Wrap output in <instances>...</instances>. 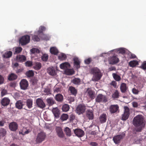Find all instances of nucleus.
Returning a JSON list of instances; mask_svg holds the SVG:
<instances>
[{
  "label": "nucleus",
  "instance_id": "obj_13",
  "mask_svg": "<svg viewBox=\"0 0 146 146\" xmlns=\"http://www.w3.org/2000/svg\"><path fill=\"white\" fill-rule=\"evenodd\" d=\"M123 137L121 135H118L114 136L113 138V140L116 144H117L120 143L121 140L123 139Z\"/></svg>",
  "mask_w": 146,
  "mask_h": 146
},
{
  "label": "nucleus",
  "instance_id": "obj_36",
  "mask_svg": "<svg viewBox=\"0 0 146 146\" xmlns=\"http://www.w3.org/2000/svg\"><path fill=\"white\" fill-rule=\"evenodd\" d=\"M119 92L118 90H116L115 92L112 95V98L115 99L118 98L119 96Z\"/></svg>",
  "mask_w": 146,
  "mask_h": 146
},
{
  "label": "nucleus",
  "instance_id": "obj_20",
  "mask_svg": "<svg viewBox=\"0 0 146 146\" xmlns=\"http://www.w3.org/2000/svg\"><path fill=\"white\" fill-rule=\"evenodd\" d=\"M86 92L89 97L92 99H93L95 98L94 92L91 89L88 88L86 90Z\"/></svg>",
  "mask_w": 146,
  "mask_h": 146
},
{
  "label": "nucleus",
  "instance_id": "obj_54",
  "mask_svg": "<svg viewBox=\"0 0 146 146\" xmlns=\"http://www.w3.org/2000/svg\"><path fill=\"white\" fill-rule=\"evenodd\" d=\"M75 119V116L74 114H72L70 115L69 119L70 122H73Z\"/></svg>",
  "mask_w": 146,
  "mask_h": 146
},
{
  "label": "nucleus",
  "instance_id": "obj_25",
  "mask_svg": "<svg viewBox=\"0 0 146 146\" xmlns=\"http://www.w3.org/2000/svg\"><path fill=\"white\" fill-rule=\"evenodd\" d=\"M52 112L55 117L58 118L60 114L59 111L57 108H54L52 109Z\"/></svg>",
  "mask_w": 146,
  "mask_h": 146
},
{
  "label": "nucleus",
  "instance_id": "obj_1",
  "mask_svg": "<svg viewBox=\"0 0 146 146\" xmlns=\"http://www.w3.org/2000/svg\"><path fill=\"white\" fill-rule=\"evenodd\" d=\"M133 123L136 131L141 132L145 125L143 116L141 115H137L133 118Z\"/></svg>",
  "mask_w": 146,
  "mask_h": 146
},
{
  "label": "nucleus",
  "instance_id": "obj_8",
  "mask_svg": "<svg viewBox=\"0 0 146 146\" xmlns=\"http://www.w3.org/2000/svg\"><path fill=\"white\" fill-rule=\"evenodd\" d=\"M28 82L25 79L22 80L20 83L21 88L22 90H25L27 89L28 86Z\"/></svg>",
  "mask_w": 146,
  "mask_h": 146
},
{
  "label": "nucleus",
  "instance_id": "obj_49",
  "mask_svg": "<svg viewBox=\"0 0 146 146\" xmlns=\"http://www.w3.org/2000/svg\"><path fill=\"white\" fill-rule=\"evenodd\" d=\"M50 37L48 35L43 34L42 36V39L44 40H49Z\"/></svg>",
  "mask_w": 146,
  "mask_h": 146
},
{
  "label": "nucleus",
  "instance_id": "obj_41",
  "mask_svg": "<svg viewBox=\"0 0 146 146\" xmlns=\"http://www.w3.org/2000/svg\"><path fill=\"white\" fill-rule=\"evenodd\" d=\"M68 118V115L66 114H63L60 117V119L63 121L66 120Z\"/></svg>",
  "mask_w": 146,
  "mask_h": 146
},
{
  "label": "nucleus",
  "instance_id": "obj_27",
  "mask_svg": "<svg viewBox=\"0 0 146 146\" xmlns=\"http://www.w3.org/2000/svg\"><path fill=\"white\" fill-rule=\"evenodd\" d=\"M55 99L57 101L61 102L63 100V96L61 94H58L56 95Z\"/></svg>",
  "mask_w": 146,
  "mask_h": 146
},
{
  "label": "nucleus",
  "instance_id": "obj_40",
  "mask_svg": "<svg viewBox=\"0 0 146 146\" xmlns=\"http://www.w3.org/2000/svg\"><path fill=\"white\" fill-rule=\"evenodd\" d=\"M69 105L67 104H65L62 106V109L63 111L67 112L69 110Z\"/></svg>",
  "mask_w": 146,
  "mask_h": 146
},
{
  "label": "nucleus",
  "instance_id": "obj_31",
  "mask_svg": "<svg viewBox=\"0 0 146 146\" xmlns=\"http://www.w3.org/2000/svg\"><path fill=\"white\" fill-rule=\"evenodd\" d=\"M42 67V65L41 63L38 62H35L34 66H33L34 69L36 70H40Z\"/></svg>",
  "mask_w": 146,
  "mask_h": 146
},
{
  "label": "nucleus",
  "instance_id": "obj_7",
  "mask_svg": "<svg viewBox=\"0 0 146 146\" xmlns=\"http://www.w3.org/2000/svg\"><path fill=\"white\" fill-rule=\"evenodd\" d=\"M125 111L124 113L122 115L121 119L125 121L127 119L129 116V108L127 106L124 107Z\"/></svg>",
  "mask_w": 146,
  "mask_h": 146
},
{
  "label": "nucleus",
  "instance_id": "obj_22",
  "mask_svg": "<svg viewBox=\"0 0 146 146\" xmlns=\"http://www.w3.org/2000/svg\"><path fill=\"white\" fill-rule=\"evenodd\" d=\"M99 120L101 123H105L107 120V116L105 113H103L100 116Z\"/></svg>",
  "mask_w": 146,
  "mask_h": 146
},
{
  "label": "nucleus",
  "instance_id": "obj_14",
  "mask_svg": "<svg viewBox=\"0 0 146 146\" xmlns=\"http://www.w3.org/2000/svg\"><path fill=\"white\" fill-rule=\"evenodd\" d=\"M119 107L117 105H111L110 107L109 111L111 113L116 112L119 110Z\"/></svg>",
  "mask_w": 146,
  "mask_h": 146
},
{
  "label": "nucleus",
  "instance_id": "obj_51",
  "mask_svg": "<svg viewBox=\"0 0 146 146\" xmlns=\"http://www.w3.org/2000/svg\"><path fill=\"white\" fill-rule=\"evenodd\" d=\"M7 94V90L5 89H3L2 90L1 93V96L3 97Z\"/></svg>",
  "mask_w": 146,
  "mask_h": 146
},
{
  "label": "nucleus",
  "instance_id": "obj_63",
  "mask_svg": "<svg viewBox=\"0 0 146 146\" xmlns=\"http://www.w3.org/2000/svg\"><path fill=\"white\" fill-rule=\"evenodd\" d=\"M37 80L35 78H33L32 80V84L33 85H35L36 84L37 82Z\"/></svg>",
  "mask_w": 146,
  "mask_h": 146
},
{
  "label": "nucleus",
  "instance_id": "obj_43",
  "mask_svg": "<svg viewBox=\"0 0 146 146\" xmlns=\"http://www.w3.org/2000/svg\"><path fill=\"white\" fill-rule=\"evenodd\" d=\"M58 58L61 60H64L66 58V56L64 53L60 54L58 56Z\"/></svg>",
  "mask_w": 146,
  "mask_h": 146
},
{
  "label": "nucleus",
  "instance_id": "obj_3",
  "mask_svg": "<svg viewBox=\"0 0 146 146\" xmlns=\"http://www.w3.org/2000/svg\"><path fill=\"white\" fill-rule=\"evenodd\" d=\"M30 40V36L28 35H25L22 36L19 39V43L21 45H25L29 42Z\"/></svg>",
  "mask_w": 146,
  "mask_h": 146
},
{
  "label": "nucleus",
  "instance_id": "obj_46",
  "mask_svg": "<svg viewBox=\"0 0 146 146\" xmlns=\"http://www.w3.org/2000/svg\"><path fill=\"white\" fill-rule=\"evenodd\" d=\"M22 48L21 47H18L16 48L15 50L14 54L20 53L22 50Z\"/></svg>",
  "mask_w": 146,
  "mask_h": 146
},
{
  "label": "nucleus",
  "instance_id": "obj_4",
  "mask_svg": "<svg viewBox=\"0 0 146 146\" xmlns=\"http://www.w3.org/2000/svg\"><path fill=\"white\" fill-rule=\"evenodd\" d=\"M86 109V107L84 105L80 104L77 107L76 111L78 114L80 115L84 113Z\"/></svg>",
  "mask_w": 146,
  "mask_h": 146
},
{
  "label": "nucleus",
  "instance_id": "obj_56",
  "mask_svg": "<svg viewBox=\"0 0 146 146\" xmlns=\"http://www.w3.org/2000/svg\"><path fill=\"white\" fill-rule=\"evenodd\" d=\"M39 29L40 30H39L38 31L39 33H42V31L45 30L46 28L44 27L43 26H41L39 28Z\"/></svg>",
  "mask_w": 146,
  "mask_h": 146
},
{
  "label": "nucleus",
  "instance_id": "obj_15",
  "mask_svg": "<svg viewBox=\"0 0 146 146\" xmlns=\"http://www.w3.org/2000/svg\"><path fill=\"white\" fill-rule=\"evenodd\" d=\"M48 73L52 76H54L56 74V71L54 67H50L48 68Z\"/></svg>",
  "mask_w": 146,
  "mask_h": 146
},
{
  "label": "nucleus",
  "instance_id": "obj_39",
  "mask_svg": "<svg viewBox=\"0 0 146 146\" xmlns=\"http://www.w3.org/2000/svg\"><path fill=\"white\" fill-rule=\"evenodd\" d=\"M138 63L137 61L133 60L129 62V65L130 66L133 67L137 65Z\"/></svg>",
  "mask_w": 146,
  "mask_h": 146
},
{
  "label": "nucleus",
  "instance_id": "obj_16",
  "mask_svg": "<svg viewBox=\"0 0 146 146\" xmlns=\"http://www.w3.org/2000/svg\"><path fill=\"white\" fill-rule=\"evenodd\" d=\"M86 115L89 119H93L94 115L92 110L89 109L87 110L86 111Z\"/></svg>",
  "mask_w": 146,
  "mask_h": 146
},
{
  "label": "nucleus",
  "instance_id": "obj_11",
  "mask_svg": "<svg viewBox=\"0 0 146 146\" xmlns=\"http://www.w3.org/2000/svg\"><path fill=\"white\" fill-rule=\"evenodd\" d=\"M36 103L38 107L41 108H44L46 105L43 101L41 99L38 98L36 100Z\"/></svg>",
  "mask_w": 146,
  "mask_h": 146
},
{
  "label": "nucleus",
  "instance_id": "obj_5",
  "mask_svg": "<svg viewBox=\"0 0 146 146\" xmlns=\"http://www.w3.org/2000/svg\"><path fill=\"white\" fill-rule=\"evenodd\" d=\"M46 136L45 133L43 132H41L38 133L36 139V143H40L44 141L46 138Z\"/></svg>",
  "mask_w": 146,
  "mask_h": 146
},
{
  "label": "nucleus",
  "instance_id": "obj_10",
  "mask_svg": "<svg viewBox=\"0 0 146 146\" xmlns=\"http://www.w3.org/2000/svg\"><path fill=\"white\" fill-rule=\"evenodd\" d=\"M18 125L17 123L13 122L10 123L9 125V128L12 131H15L18 129Z\"/></svg>",
  "mask_w": 146,
  "mask_h": 146
},
{
  "label": "nucleus",
  "instance_id": "obj_18",
  "mask_svg": "<svg viewBox=\"0 0 146 146\" xmlns=\"http://www.w3.org/2000/svg\"><path fill=\"white\" fill-rule=\"evenodd\" d=\"M143 86H136L137 89L135 88H133L132 89V93L135 95H137L139 94V92L141 91V89L143 88Z\"/></svg>",
  "mask_w": 146,
  "mask_h": 146
},
{
  "label": "nucleus",
  "instance_id": "obj_9",
  "mask_svg": "<svg viewBox=\"0 0 146 146\" xmlns=\"http://www.w3.org/2000/svg\"><path fill=\"white\" fill-rule=\"evenodd\" d=\"M108 60L110 64H117L119 62V59L115 55L110 57Z\"/></svg>",
  "mask_w": 146,
  "mask_h": 146
},
{
  "label": "nucleus",
  "instance_id": "obj_21",
  "mask_svg": "<svg viewBox=\"0 0 146 146\" xmlns=\"http://www.w3.org/2000/svg\"><path fill=\"white\" fill-rule=\"evenodd\" d=\"M17 60L18 62H23L25 61L26 58L25 56L23 55H19L16 57Z\"/></svg>",
  "mask_w": 146,
  "mask_h": 146
},
{
  "label": "nucleus",
  "instance_id": "obj_61",
  "mask_svg": "<svg viewBox=\"0 0 146 146\" xmlns=\"http://www.w3.org/2000/svg\"><path fill=\"white\" fill-rule=\"evenodd\" d=\"M4 81V78L2 76L0 75V84H3Z\"/></svg>",
  "mask_w": 146,
  "mask_h": 146
},
{
  "label": "nucleus",
  "instance_id": "obj_24",
  "mask_svg": "<svg viewBox=\"0 0 146 146\" xmlns=\"http://www.w3.org/2000/svg\"><path fill=\"white\" fill-rule=\"evenodd\" d=\"M15 107L19 109H21L22 108L23 102L21 100L17 101L15 104Z\"/></svg>",
  "mask_w": 146,
  "mask_h": 146
},
{
  "label": "nucleus",
  "instance_id": "obj_28",
  "mask_svg": "<svg viewBox=\"0 0 146 146\" xmlns=\"http://www.w3.org/2000/svg\"><path fill=\"white\" fill-rule=\"evenodd\" d=\"M69 90L72 95L74 96L76 95L77 93V90L74 87L72 86H70L69 88Z\"/></svg>",
  "mask_w": 146,
  "mask_h": 146
},
{
  "label": "nucleus",
  "instance_id": "obj_55",
  "mask_svg": "<svg viewBox=\"0 0 146 146\" xmlns=\"http://www.w3.org/2000/svg\"><path fill=\"white\" fill-rule=\"evenodd\" d=\"M140 68L142 69L145 70L146 69V62H144L140 66Z\"/></svg>",
  "mask_w": 146,
  "mask_h": 146
},
{
  "label": "nucleus",
  "instance_id": "obj_29",
  "mask_svg": "<svg viewBox=\"0 0 146 146\" xmlns=\"http://www.w3.org/2000/svg\"><path fill=\"white\" fill-rule=\"evenodd\" d=\"M17 77L16 75L13 73H11L8 76V79L9 81L13 80H16Z\"/></svg>",
  "mask_w": 146,
  "mask_h": 146
},
{
  "label": "nucleus",
  "instance_id": "obj_17",
  "mask_svg": "<svg viewBox=\"0 0 146 146\" xmlns=\"http://www.w3.org/2000/svg\"><path fill=\"white\" fill-rule=\"evenodd\" d=\"M56 130L58 136L60 138H63L64 136V134L61 128L60 127H56Z\"/></svg>",
  "mask_w": 146,
  "mask_h": 146
},
{
  "label": "nucleus",
  "instance_id": "obj_42",
  "mask_svg": "<svg viewBox=\"0 0 146 146\" xmlns=\"http://www.w3.org/2000/svg\"><path fill=\"white\" fill-rule=\"evenodd\" d=\"M7 131L6 130L3 128H1L0 129V135L2 137L4 136L6 134Z\"/></svg>",
  "mask_w": 146,
  "mask_h": 146
},
{
  "label": "nucleus",
  "instance_id": "obj_48",
  "mask_svg": "<svg viewBox=\"0 0 146 146\" xmlns=\"http://www.w3.org/2000/svg\"><path fill=\"white\" fill-rule=\"evenodd\" d=\"M48 58V55L47 54H44L42 57V60L44 61H47Z\"/></svg>",
  "mask_w": 146,
  "mask_h": 146
},
{
  "label": "nucleus",
  "instance_id": "obj_32",
  "mask_svg": "<svg viewBox=\"0 0 146 146\" xmlns=\"http://www.w3.org/2000/svg\"><path fill=\"white\" fill-rule=\"evenodd\" d=\"M27 106L28 108L30 109L33 107V100L31 99L27 100L26 101Z\"/></svg>",
  "mask_w": 146,
  "mask_h": 146
},
{
  "label": "nucleus",
  "instance_id": "obj_53",
  "mask_svg": "<svg viewBox=\"0 0 146 146\" xmlns=\"http://www.w3.org/2000/svg\"><path fill=\"white\" fill-rule=\"evenodd\" d=\"M32 39L33 40L35 41H38L40 39L37 35H34L33 36Z\"/></svg>",
  "mask_w": 146,
  "mask_h": 146
},
{
  "label": "nucleus",
  "instance_id": "obj_37",
  "mask_svg": "<svg viewBox=\"0 0 146 146\" xmlns=\"http://www.w3.org/2000/svg\"><path fill=\"white\" fill-rule=\"evenodd\" d=\"M65 73L68 75H72L74 73L73 70L71 69H67L65 71Z\"/></svg>",
  "mask_w": 146,
  "mask_h": 146
},
{
  "label": "nucleus",
  "instance_id": "obj_33",
  "mask_svg": "<svg viewBox=\"0 0 146 146\" xmlns=\"http://www.w3.org/2000/svg\"><path fill=\"white\" fill-rule=\"evenodd\" d=\"M71 82L75 84L79 85L80 83L81 80L80 78H75Z\"/></svg>",
  "mask_w": 146,
  "mask_h": 146
},
{
  "label": "nucleus",
  "instance_id": "obj_38",
  "mask_svg": "<svg viewBox=\"0 0 146 146\" xmlns=\"http://www.w3.org/2000/svg\"><path fill=\"white\" fill-rule=\"evenodd\" d=\"M112 76L114 79L117 81H119L120 80L121 78L120 76L115 73H113Z\"/></svg>",
  "mask_w": 146,
  "mask_h": 146
},
{
  "label": "nucleus",
  "instance_id": "obj_34",
  "mask_svg": "<svg viewBox=\"0 0 146 146\" xmlns=\"http://www.w3.org/2000/svg\"><path fill=\"white\" fill-rule=\"evenodd\" d=\"M12 52L11 51H8L5 52L3 56L5 58H9L12 56Z\"/></svg>",
  "mask_w": 146,
  "mask_h": 146
},
{
  "label": "nucleus",
  "instance_id": "obj_52",
  "mask_svg": "<svg viewBox=\"0 0 146 146\" xmlns=\"http://www.w3.org/2000/svg\"><path fill=\"white\" fill-rule=\"evenodd\" d=\"M30 132V131L29 129L27 130L26 131H22L21 132H19L20 134H21L22 135H24L26 134H28Z\"/></svg>",
  "mask_w": 146,
  "mask_h": 146
},
{
  "label": "nucleus",
  "instance_id": "obj_47",
  "mask_svg": "<svg viewBox=\"0 0 146 146\" xmlns=\"http://www.w3.org/2000/svg\"><path fill=\"white\" fill-rule=\"evenodd\" d=\"M31 52L33 54L39 53L40 52V50L37 48H34L31 50Z\"/></svg>",
  "mask_w": 146,
  "mask_h": 146
},
{
  "label": "nucleus",
  "instance_id": "obj_45",
  "mask_svg": "<svg viewBox=\"0 0 146 146\" xmlns=\"http://www.w3.org/2000/svg\"><path fill=\"white\" fill-rule=\"evenodd\" d=\"M64 131L68 136H70L71 135V131L68 127H66Z\"/></svg>",
  "mask_w": 146,
  "mask_h": 146
},
{
  "label": "nucleus",
  "instance_id": "obj_12",
  "mask_svg": "<svg viewBox=\"0 0 146 146\" xmlns=\"http://www.w3.org/2000/svg\"><path fill=\"white\" fill-rule=\"evenodd\" d=\"M74 133L78 137H81L84 135V131L80 129H73Z\"/></svg>",
  "mask_w": 146,
  "mask_h": 146
},
{
  "label": "nucleus",
  "instance_id": "obj_6",
  "mask_svg": "<svg viewBox=\"0 0 146 146\" xmlns=\"http://www.w3.org/2000/svg\"><path fill=\"white\" fill-rule=\"evenodd\" d=\"M96 101L97 102H106L108 101L107 98L106 96L102 94H98L96 98Z\"/></svg>",
  "mask_w": 146,
  "mask_h": 146
},
{
  "label": "nucleus",
  "instance_id": "obj_62",
  "mask_svg": "<svg viewBox=\"0 0 146 146\" xmlns=\"http://www.w3.org/2000/svg\"><path fill=\"white\" fill-rule=\"evenodd\" d=\"M132 105L133 107L137 108L138 106V104L136 102H134L132 103Z\"/></svg>",
  "mask_w": 146,
  "mask_h": 146
},
{
  "label": "nucleus",
  "instance_id": "obj_23",
  "mask_svg": "<svg viewBox=\"0 0 146 146\" xmlns=\"http://www.w3.org/2000/svg\"><path fill=\"white\" fill-rule=\"evenodd\" d=\"M120 88L122 93H125L127 89L126 84L125 83H122L121 84Z\"/></svg>",
  "mask_w": 146,
  "mask_h": 146
},
{
  "label": "nucleus",
  "instance_id": "obj_64",
  "mask_svg": "<svg viewBox=\"0 0 146 146\" xmlns=\"http://www.w3.org/2000/svg\"><path fill=\"white\" fill-rule=\"evenodd\" d=\"M90 145L92 146H97L98 145V144L95 142H92L90 143Z\"/></svg>",
  "mask_w": 146,
  "mask_h": 146
},
{
  "label": "nucleus",
  "instance_id": "obj_26",
  "mask_svg": "<svg viewBox=\"0 0 146 146\" xmlns=\"http://www.w3.org/2000/svg\"><path fill=\"white\" fill-rule=\"evenodd\" d=\"M74 64L75 66H76V68H78L80 67V62L78 58H74L73 59Z\"/></svg>",
  "mask_w": 146,
  "mask_h": 146
},
{
  "label": "nucleus",
  "instance_id": "obj_30",
  "mask_svg": "<svg viewBox=\"0 0 146 146\" xmlns=\"http://www.w3.org/2000/svg\"><path fill=\"white\" fill-rule=\"evenodd\" d=\"M50 52L52 54L54 55H57L58 51L57 49L54 47H52L50 49Z\"/></svg>",
  "mask_w": 146,
  "mask_h": 146
},
{
  "label": "nucleus",
  "instance_id": "obj_60",
  "mask_svg": "<svg viewBox=\"0 0 146 146\" xmlns=\"http://www.w3.org/2000/svg\"><path fill=\"white\" fill-rule=\"evenodd\" d=\"M119 51L120 53L123 54H124L125 52V51L124 49L123 48L119 49Z\"/></svg>",
  "mask_w": 146,
  "mask_h": 146
},
{
  "label": "nucleus",
  "instance_id": "obj_57",
  "mask_svg": "<svg viewBox=\"0 0 146 146\" xmlns=\"http://www.w3.org/2000/svg\"><path fill=\"white\" fill-rule=\"evenodd\" d=\"M25 65L28 67L31 66L32 65V62L30 61H27L25 63Z\"/></svg>",
  "mask_w": 146,
  "mask_h": 146
},
{
  "label": "nucleus",
  "instance_id": "obj_44",
  "mask_svg": "<svg viewBox=\"0 0 146 146\" xmlns=\"http://www.w3.org/2000/svg\"><path fill=\"white\" fill-rule=\"evenodd\" d=\"M26 75L28 77H31L34 76V73L33 71L30 70L26 72Z\"/></svg>",
  "mask_w": 146,
  "mask_h": 146
},
{
  "label": "nucleus",
  "instance_id": "obj_58",
  "mask_svg": "<svg viewBox=\"0 0 146 146\" xmlns=\"http://www.w3.org/2000/svg\"><path fill=\"white\" fill-rule=\"evenodd\" d=\"M66 64H67L64 63L61 64L60 66V68L62 69H65L66 68L65 66Z\"/></svg>",
  "mask_w": 146,
  "mask_h": 146
},
{
  "label": "nucleus",
  "instance_id": "obj_2",
  "mask_svg": "<svg viewBox=\"0 0 146 146\" xmlns=\"http://www.w3.org/2000/svg\"><path fill=\"white\" fill-rule=\"evenodd\" d=\"M90 73L93 75L92 80L94 81L97 82L100 80L103 76V73L100 70L96 67L91 68Z\"/></svg>",
  "mask_w": 146,
  "mask_h": 146
},
{
  "label": "nucleus",
  "instance_id": "obj_50",
  "mask_svg": "<svg viewBox=\"0 0 146 146\" xmlns=\"http://www.w3.org/2000/svg\"><path fill=\"white\" fill-rule=\"evenodd\" d=\"M44 92L47 95L51 94L50 90L49 88L48 87L45 89Z\"/></svg>",
  "mask_w": 146,
  "mask_h": 146
},
{
  "label": "nucleus",
  "instance_id": "obj_19",
  "mask_svg": "<svg viewBox=\"0 0 146 146\" xmlns=\"http://www.w3.org/2000/svg\"><path fill=\"white\" fill-rule=\"evenodd\" d=\"M10 102V100L8 98L5 97L2 99L1 104L3 106H7L9 104Z\"/></svg>",
  "mask_w": 146,
  "mask_h": 146
},
{
  "label": "nucleus",
  "instance_id": "obj_35",
  "mask_svg": "<svg viewBox=\"0 0 146 146\" xmlns=\"http://www.w3.org/2000/svg\"><path fill=\"white\" fill-rule=\"evenodd\" d=\"M46 102L48 105L51 106L52 105L54 104V101L52 98L50 97L47 99Z\"/></svg>",
  "mask_w": 146,
  "mask_h": 146
},
{
  "label": "nucleus",
  "instance_id": "obj_59",
  "mask_svg": "<svg viewBox=\"0 0 146 146\" xmlns=\"http://www.w3.org/2000/svg\"><path fill=\"white\" fill-rule=\"evenodd\" d=\"M91 61V58H89L85 60V62L86 64H89Z\"/></svg>",
  "mask_w": 146,
  "mask_h": 146
}]
</instances>
